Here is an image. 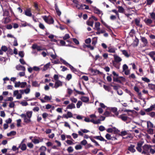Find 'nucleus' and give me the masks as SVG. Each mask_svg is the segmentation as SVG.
Instances as JSON below:
<instances>
[{
	"label": "nucleus",
	"instance_id": "obj_1",
	"mask_svg": "<svg viewBox=\"0 0 155 155\" xmlns=\"http://www.w3.org/2000/svg\"><path fill=\"white\" fill-rule=\"evenodd\" d=\"M32 111H28L26 112V114H22L20 116L23 118L25 123H29L31 121V118L32 117Z\"/></svg>",
	"mask_w": 155,
	"mask_h": 155
},
{
	"label": "nucleus",
	"instance_id": "obj_2",
	"mask_svg": "<svg viewBox=\"0 0 155 155\" xmlns=\"http://www.w3.org/2000/svg\"><path fill=\"white\" fill-rule=\"evenodd\" d=\"M91 119L88 117H85L84 121L86 122H91L94 124H98L100 122L99 120L97 121H95V119L97 118V116L95 114H90L89 116Z\"/></svg>",
	"mask_w": 155,
	"mask_h": 155
},
{
	"label": "nucleus",
	"instance_id": "obj_3",
	"mask_svg": "<svg viewBox=\"0 0 155 155\" xmlns=\"http://www.w3.org/2000/svg\"><path fill=\"white\" fill-rule=\"evenodd\" d=\"M147 132L150 134H153V130L152 128L155 127L153 123L149 121H147Z\"/></svg>",
	"mask_w": 155,
	"mask_h": 155
},
{
	"label": "nucleus",
	"instance_id": "obj_4",
	"mask_svg": "<svg viewBox=\"0 0 155 155\" xmlns=\"http://www.w3.org/2000/svg\"><path fill=\"white\" fill-rule=\"evenodd\" d=\"M27 85V83L25 82H20L19 81L15 83L14 86L15 87L24 88Z\"/></svg>",
	"mask_w": 155,
	"mask_h": 155
},
{
	"label": "nucleus",
	"instance_id": "obj_5",
	"mask_svg": "<svg viewBox=\"0 0 155 155\" xmlns=\"http://www.w3.org/2000/svg\"><path fill=\"white\" fill-rule=\"evenodd\" d=\"M42 18L45 22L48 24H52L54 22V20L52 18H49L46 16H42Z\"/></svg>",
	"mask_w": 155,
	"mask_h": 155
},
{
	"label": "nucleus",
	"instance_id": "obj_6",
	"mask_svg": "<svg viewBox=\"0 0 155 155\" xmlns=\"http://www.w3.org/2000/svg\"><path fill=\"white\" fill-rule=\"evenodd\" d=\"M2 6L3 11V16H8L9 14L8 9L9 7L8 6V5L6 6L4 5H2Z\"/></svg>",
	"mask_w": 155,
	"mask_h": 155
},
{
	"label": "nucleus",
	"instance_id": "obj_7",
	"mask_svg": "<svg viewBox=\"0 0 155 155\" xmlns=\"http://www.w3.org/2000/svg\"><path fill=\"white\" fill-rule=\"evenodd\" d=\"M93 9L94 11V12L97 14L98 15H101V16L103 14V13L102 12L101 10H100L99 9L96 8V7H93Z\"/></svg>",
	"mask_w": 155,
	"mask_h": 155
},
{
	"label": "nucleus",
	"instance_id": "obj_8",
	"mask_svg": "<svg viewBox=\"0 0 155 155\" xmlns=\"http://www.w3.org/2000/svg\"><path fill=\"white\" fill-rule=\"evenodd\" d=\"M107 51L109 53H114L116 52V51L117 49L115 48L114 46H110L108 47Z\"/></svg>",
	"mask_w": 155,
	"mask_h": 155
},
{
	"label": "nucleus",
	"instance_id": "obj_9",
	"mask_svg": "<svg viewBox=\"0 0 155 155\" xmlns=\"http://www.w3.org/2000/svg\"><path fill=\"white\" fill-rule=\"evenodd\" d=\"M108 110H110L111 112L114 113L116 116H118L119 113L117 111V108L115 107H109L107 108Z\"/></svg>",
	"mask_w": 155,
	"mask_h": 155
},
{
	"label": "nucleus",
	"instance_id": "obj_10",
	"mask_svg": "<svg viewBox=\"0 0 155 155\" xmlns=\"http://www.w3.org/2000/svg\"><path fill=\"white\" fill-rule=\"evenodd\" d=\"M63 85V82L60 81H55L54 84V88L56 89Z\"/></svg>",
	"mask_w": 155,
	"mask_h": 155
},
{
	"label": "nucleus",
	"instance_id": "obj_11",
	"mask_svg": "<svg viewBox=\"0 0 155 155\" xmlns=\"http://www.w3.org/2000/svg\"><path fill=\"white\" fill-rule=\"evenodd\" d=\"M25 14L27 16L31 17L32 15L31 9L30 8L27 9L25 11Z\"/></svg>",
	"mask_w": 155,
	"mask_h": 155
},
{
	"label": "nucleus",
	"instance_id": "obj_12",
	"mask_svg": "<svg viewBox=\"0 0 155 155\" xmlns=\"http://www.w3.org/2000/svg\"><path fill=\"white\" fill-rule=\"evenodd\" d=\"M135 146L134 145L130 144L128 147V149L131 152L134 153L136 151V150L135 148Z\"/></svg>",
	"mask_w": 155,
	"mask_h": 155
},
{
	"label": "nucleus",
	"instance_id": "obj_13",
	"mask_svg": "<svg viewBox=\"0 0 155 155\" xmlns=\"http://www.w3.org/2000/svg\"><path fill=\"white\" fill-rule=\"evenodd\" d=\"M43 139H41L39 138L38 139L35 138L31 140L32 142L35 144L39 143L40 142L43 141Z\"/></svg>",
	"mask_w": 155,
	"mask_h": 155
},
{
	"label": "nucleus",
	"instance_id": "obj_14",
	"mask_svg": "<svg viewBox=\"0 0 155 155\" xmlns=\"http://www.w3.org/2000/svg\"><path fill=\"white\" fill-rule=\"evenodd\" d=\"M73 117V115L71 112L70 111H68L66 114H64L63 117L66 119H68L69 118H71Z\"/></svg>",
	"mask_w": 155,
	"mask_h": 155
},
{
	"label": "nucleus",
	"instance_id": "obj_15",
	"mask_svg": "<svg viewBox=\"0 0 155 155\" xmlns=\"http://www.w3.org/2000/svg\"><path fill=\"white\" fill-rule=\"evenodd\" d=\"M152 147V146L150 145H145L143 146V149L144 150L146 151L148 153L150 150V148Z\"/></svg>",
	"mask_w": 155,
	"mask_h": 155
},
{
	"label": "nucleus",
	"instance_id": "obj_16",
	"mask_svg": "<svg viewBox=\"0 0 155 155\" xmlns=\"http://www.w3.org/2000/svg\"><path fill=\"white\" fill-rule=\"evenodd\" d=\"M113 56L114 60L116 62H119L122 61V59L117 54H114Z\"/></svg>",
	"mask_w": 155,
	"mask_h": 155
},
{
	"label": "nucleus",
	"instance_id": "obj_17",
	"mask_svg": "<svg viewBox=\"0 0 155 155\" xmlns=\"http://www.w3.org/2000/svg\"><path fill=\"white\" fill-rule=\"evenodd\" d=\"M101 24L100 22H97L95 23L94 27V29L98 31L100 30V26Z\"/></svg>",
	"mask_w": 155,
	"mask_h": 155
},
{
	"label": "nucleus",
	"instance_id": "obj_18",
	"mask_svg": "<svg viewBox=\"0 0 155 155\" xmlns=\"http://www.w3.org/2000/svg\"><path fill=\"white\" fill-rule=\"evenodd\" d=\"M107 132L109 133H112L113 131L116 132L119 131L115 127H114L112 128H109L107 129Z\"/></svg>",
	"mask_w": 155,
	"mask_h": 155
},
{
	"label": "nucleus",
	"instance_id": "obj_19",
	"mask_svg": "<svg viewBox=\"0 0 155 155\" xmlns=\"http://www.w3.org/2000/svg\"><path fill=\"white\" fill-rule=\"evenodd\" d=\"M18 148H20L21 150L23 151L25 150H26L27 147L25 143H20L19 146Z\"/></svg>",
	"mask_w": 155,
	"mask_h": 155
},
{
	"label": "nucleus",
	"instance_id": "obj_20",
	"mask_svg": "<svg viewBox=\"0 0 155 155\" xmlns=\"http://www.w3.org/2000/svg\"><path fill=\"white\" fill-rule=\"evenodd\" d=\"M16 69L18 71H25V68L20 65H18L16 66Z\"/></svg>",
	"mask_w": 155,
	"mask_h": 155
},
{
	"label": "nucleus",
	"instance_id": "obj_21",
	"mask_svg": "<svg viewBox=\"0 0 155 155\" xmlns=\"http://www.w3.org/2000/svg\"><path fill=\"white\" fill-rule=\"evenodd\" d=\"M80 99L84 102H87L89 101V98L87 97L82 96L80 97Z\"/></svg>",
	"mask_w": 155,
	"mask_h": 155
},
{
	"label": "nucleus",
	"instance_id": "obj_22",
	"mask_svg": "<svg viewBox=\"0 0 155 155\" xmlns=\"http://www.w3.org/2000/svg\"><path fill=\"white\" fill-rule=\"evenodd\" d=\"M141 39L142 42L143 43L144 46H146L148 44L147 39L144 37H141Z\"/></svg>",
	"mask_w": 155,
	"mask_h": 155
},
{
	"label": "nucleus",
	"instance_id": "obj_23",
	"mask_svg": "<svg viewBox=\"0 0 155 155\" xmlns=\"http://www.w3.org/2000/svg\"><path fill=\"white\" fill-rule=\"evenodd\" d=\"M75 108V106L73 103H71L68 105L66 107V109H72Z\"/></svg>",
	"mask_w": 155,
	"mask_h": 155
},
{
	"label": "nucleus",
	"instance_id": "obj_24",
	"mask_svg": "<svg viewBox=\"0 0 155 155\" xmlns=\"http://www.w3.org/2000/svg\"><path fill=\"white\" fill-rule=\"evenodd\" d=\"M149 55L150 57L153 59V60L155 61V51H152L150 52L149 53Z\"/></svg>",
	"mask_w": 155,
	"mask_h": 155
},
{
	"label": "nucleus",
	"instance_id": "obj_25",
	"mask_svg": "<svg viewBox=\"0 0 155 155\" xmlns=\"http://www.w3.org/2000/svg\"><path fill=\"white\" fill-rule=\"evenodd\" d=\"M94 138L101 141H106V140L103 137L101 136H95L94 137Z\"/></svg>",
	"mask_w": 155,
	"mask_h": 155
},
{
	"label": "nucleus",
	"instance_id": "obj_26",
	"mask_svg": "<svg viewBox=\"0 0 155 155\" xmlns=\"http://www.w3.org/2000/svg\"><path fill=\"white\" fill-rule=\"evenodd\" d=\"M94 21L92 20L91 18H90L87 21V24L91 27L93 26Z\"/></svg>",
	"mask_w": 155,
	"mask_h": 155
},
{
	"label": "nucleus",
	"instance_id": "obj_27",
	"mask_svg": "<svg viewBox=\"0 0 155 155\" xmlns=\"http://www.w3.org/2000/svg\"><path fill=\"white\" fill-rule=\"evenodd\" d=\"M118 117L121 119L122 120L124 121H126L128 118L127 117L124 116V114L121 115L119 116Z\"/></svg>",
	"mask_w": 155,
	"mask_h": 155
},
{
	"label": "nucleus",
	"instance_id": "obj_28",
	"mask_svg": "<svg viewBox=\"0 0 155 155\" xmlns=\"http://www.w3.org/2000/svg\"><path fill=\"white\" fill-rule=\"evenodd\" d=\"M121 51L123 54H124L126 57L128 58L130 56V54L128 53L127 51L125 50H123Z\"/></svg>",
	"mask_w": 155,
	"mask_h": 155
},
{
	"label": "nucleus",
	"instance_id": "obj_29",
	"mask_svg": "<svg viewBox=\"0 0 155 155\" xmlns=\"http://www.w3.org/2000/svg\"><path fill=\"white\" fill-rule=\"evenodd\" d=\"M118 9V12L120 13H124V8L121 6H118L117 7Z\"/></svg>",
	"mask_w": 155,
	"mask_h": 155
},
{
	"label": "nucleus",
	"instance_id": "obj_30",
	"mask_svg": "<svg viewBox=\"0 0 155 155\" xmlns=\"http://www.w3.org/2000/svg\"><path fill=\"white\" fill-rule=\"evenodd\" d=\"M55 8L57 15L59 16H60L61 14V12L59 9L57 5H55Z\"/></svg>",
	"mask_w": 155,
	"mask_h": 155
},
{
	"label": "nucleus",
	"instance_id": "obj_31",
	"mask_svg": "<svg viewBox=\"0 0 155 155\" xmlns=\"http://www.w3.org/2000/svg\"><path fill=\"white\" fill-rule=\"evenodd\" d=\"M51 60L52 62L54 64H61L59 59L57 58L53 60L51 59Z\"/></svg>",
	"mask_w": 155,
	"mask_h": 155
},
{
	"label": "nucleus",
	"instance_id": "obj_32",
	"mask_svg": "<svg viewBox=\"0 0 155 155\" xmlns=\"http://www.w3.org/2000/svg\"><path fill=\"white\" fill-rule=\"evenodd\" d=\"M16 132L15 131H11L10 133L7 134V136L8 137L15 136L16 135Z\"/></svg>",
	"mask_w": 155,
	"mask_h": 155
},
{
	"label": "nucleus",
	"instance_id": "obj_33",
	"mask_svg": "<svg viewBox=\"0 0 155 155\" xmlns=\"http://www.w3.org/2000/svg\"><path fill=\"white\" fill-rule=\"evenodd\" d=\"M148 86L149 89L153 90H155V84H148Z\"/></svg>",
	"mask_w": 155,
	"mask_h": 155
},
{
	"label": "nucleus",
	"instance_id": "obj_34",
	"mask_svg": "<svg viewBox=\"0 0 155 155\" xmlns=\"http://www.w3.org/2000/svg\"><path fill=\"white\" fill-rule=\"evenodd\" d=\"M60 60L62 63L65 65L66 66H68V65H69V64L65 60L63 59L62 58H60Z\"/></svg>",
	"mask_w": 155,
	"mask_h": 155
},
{
	"label": "nucleus",
	"instance_id": "obj_35",
	"mask_svg": "<svg viewBox=\"0 0 155 155\" xmlns=\"http://www.w3.org/2000/svg\"><path fill=\"white\" fill-rule=\"evenodd\" d=\"M50 65V63H48L45 65L43 68V71H45L47 70L49 68Z\"/></svg>",
	"mask_w": 155,
	"mask_h": 155
},
{
	"label": "nucleus",
	"instance_id": "obj_36",
	"mask_svg": "<svg viewBox=\"0 0 155 155\" xmlns=\"http://www.w3.org/2000/svg\"><path fill=\"white\" fill-rule=\"evenodd\" d=\"M105 119V117L104 116H101L100 117V118L98 119H97V120H95V121H98V120H99V121L100 122L99 123H98V124H101V121H104Z\"/></svg>",
	"mask_w": 155,
	"mask_h": 155
},
{
	"label": "nucleus",
	"instance_id": "obj_37",
	"mask_svg": "<svg viewBox=\"0 0 155 155\" xmlns=\"http://www.w3.org/2000/svg\"><path fill=\"white\" fill-rule=\"evenodd\" d=\"M144 21L147 25H149L152 23V20L150 19H146L144 20Z\"/></svg>",
	"mask_w": 155,
	"mask_h": 155
},
{
	"label": "nucleus",
	"instance_id": "obj_38",
	"mask_svg": "<svg viewBox=\"0 0 155 155\" xmlns=\"http://www.w3.org/2000/svg\"><path fill=\"white\" fill-rule=\"evenodd\" d=\"M40 84H39L37 81H33L32 82V86L33 87H38L39 86Z\"/></svg>",
	"mask_w": 155,
	"mask_h": 155
},
{
	"label": "nucleus",
	"instance_id": "obj_39",
	"mask_svg": "<svg viewBox=\"0 0 155 155\" xmlns=\"http://www.w3.org/2000/svg\"><path fill=\"white\" fill-rule=\"evenodd\" d=\"M68 66L69 67V68L71 69V70L73 72H77V70L75 68H74L70 64H69L68 65Z\"/></svg>",
	"mask_w": 155,
	"mask_h": 155
},
{
	"label": "nucleus",
	"instance_id": "obj_40",
	"mask_svg": "<svg viewBox=\"0 0 155 155\" xmlns=\"http://www.w3.org/2000/svg\"><path fill=\"white\" fill-rule=\"evenodd\" d=\"M103 87L105 90L108 92L111 91V88L110 87L104 85H103Z\"/></svg>",
	"mask_w": 155,
	"mask_h": 155
},
{
	"label": "nucleus",
	"instance_id": "obj_41",
	"mask_svg": "<svg viewBox=\"0 0 155 155\" xmlns=\"http://www.w3.org/2000/svg\"><path fill=\"white\" fill-rule=\"evenodd\" d=\"M135 23L137 26H140L141 27H142V25H140V21L138 19H136L135 20Z\"/></svg>",
	"mask_w": 155,
	"mask_h": 155
},
{
	"label": "nucleus",
	"instance_id": "obj_42",
	"mask_svg": "<svg viewBox=\"0 0 155 155\" xmlns=\"http://www.w3.org/2000/svg\"><path fill=\"white\" fill-rule=\"evenodd\" d=\"M47 150L46 147L44 146H42L40 148V152H45Z\"/></svg>",
	"mask_w": 155,
	"mask_h": 155
},
{
	"label": "nucleus",
	"instance_id": "obj_43",
	"mask_svg": "<svg viewBox=\"0 0 155 155\" xmlns=\"http://www.w3.org/2000/svg\"><path fill=\"white\" fill-rule=\"evenodd\" d=\"M153 109L154 108L152 105H151L149 108L146 109L145 110L146 112H149L153 110Z\"/></svg>",
	"mask_w": 155,
	"mask_h": 155
},
{
	"label": "nucleus",
	"instance_id": "obj_44",
	"mask_svg": "<svg viewBox=\"0 0 155 155\" xmlns=\"http://www.w3.org/2000/svg\"><path fill=\"white\" fill-rule=\"evenodd\" d=\"M73 3L75 4V6L77 8H78L80 5L78 2L77 0H73Z\"/></svg>",
	"mask_w": 155,
	"mask_h": 155
},
{
	"label": "nucleus",
	"instance_id": "obj_45",
	"mask_svg": "<svg viewBox=\"0 0 155 155\" xmlns=\"http://www.w3.org/2000/svg\"><path fill=\"white\" fill-rule=\"evenodd\" d=\"M67 150L68 153H70L73 151L74 149L72 147L70 146L67 148Z\"/></svg>",
	"mask_w": 155,
	"mask_h": 155
},
{
	"label": "nucleus",
	"instance_id": "obj_46",
	"mask_svg": "<svg viewBox=\"0 0 155 155\" xmlns=\"http://www.w3.org/2000/svg\"><path fill=\"white\" fill-rule=\"evenodd\" d=\"M82 103L81 101H78L76 104L77 107L78 108H79L82 105Z\"/></svg>",
	"mask_w": 155,
	"mask_h": 155
},
{
	"label": "nucleus",
	"instance_id": "obj_47",
	"mask_svg": "<svg viewBox=\"0 0 155 155\" xmlns=\"http://www.w3.org/2000/svg\"><path fill=\"white\" fill-rule=\"evenodd\" d=\"M105 137L108 140H113V139H112V137L111 136V135L108 134H107L106 135Z\"/></svg>",
	"mask_w": 155,
	"mask_h": 155
},
{
	"label": "nucleus",
	"instance_id": "obj_48",
	"mask_svg": "<svg viewBox=\"0 0 155 155\" xmlns=\"http://www.w3.org/2000/svg\"><path fill=\"white\" fill-rule=\"evenodd\" d=\"M104 115L106 117L111 116V115L110 113L107 111H105V112L104 113Z\"/></svg>",
	"mask_w": 155,
	"mask_h": 155
},
{
	"label": "nucleus",
	"instance_id": "obj_49",
	"mask_svg": "<svg viewBox=\"0 0 155 155\" xmlns=\"http://www.w3.org/2000/svg\"><path fill=\"white\" fill-rule=\"evenodd\" d=\"M72 76L71 74H68L67 75V76H66V80L69 81L72 78Z\"/></svg>",
	"mask_w": 155,
	"mask_h": 155
},
{
	"label": "nucleus",
	"instance_id": "obj_50",
	"mask_svg": "<svg viewBox=\"0 0 155 155\" xmlns=\"http://www.w3.org/2000/svg\"><path fill=\"white\" fill-rule=\"evenodd\" d=\"M50 56L51 57V58H52V59H56L57 57H58L57 55L55 53L54 54H50Z\"/></svg>",
	"mask_w": 155,
	"mask_h": 155
},
{
	"label": "nucleus",
	"instance_id": "obj_51",
	"mask_svg": "<svg viewBox=\"0 0 155 155\" xmlns=\"http://www.w3.org/2000/svg\"><path fill=\"white\" fill-rule=\"evenodd\" d=\"M91 140V141L94 143H95V145L96 146H99L100 145L98 143L94 140L91 138H90Z\"/></svg>",
	"mask_w": 155,
	"mask_h": 155
},
{
	"label": "nucleus",
	"instance_id": "obj_52",
	"mask_svg": "<svg viewBox=\"0 0 155 155\" xmlns=\"http://www.w3.org/2000/svg\"><path fill=\"white\" fill-rule=\"evenodd\" d=\"M17 122V126L18 127H19L21 126V120L20 119H19L16 120Z\"/></svg>",
	"mask_w": 155,
	"mask_h": 155
},
{
	"label": "nucleus",
	"instance_id": "obj_53",
	"mask_svg": "<svg viewBox=\"0 0 155 155\" xmlns=\"http://www.w3.org/2000/svg\"><path fill=\"white\" fill-rule=\"evenodd\" d=\"M127 131H126L124 130V131H122L121 132L120 135L122 136H124L126 135L127 134Z\"/></svg>",
	"mask_w": 155,
	"mask_h": 155
},
{
	"label": "nucleus",
	"instance_id": "obj_54",
	"mask_svg": "<svg viewBox=\"0 0 155 155\" xmlns=\"http://www.w3.org/2000/svg\"><path fill=\"white\" fill-rule=\"evenodd\" d=\"M151 18L153 19H155V13L153 12L150 13Z\"/></svg>",
	"mask_w": 155,
	"mask_h": 155
},
{
	"label": "nucleus",
	"instance_id": "obj_55",
	"mask_svg": "<svg viewBox=\"0 0 155 155\" xmlns=\"http://www.w3.org/2000/svg\"><path fill=\"white\" fill-rule=\"evenodd\" d=\"M143 142L142 141H139V142L137 143V147H141L143 144Z\"/></svg>",
	"mask_w": 155,
	"mask_h": 155
},
{
	"label": "nucleus",
	"instance_id": "obj_56",
	"mask_svg": "<svg viewBox=\"0 0 155 155\" xmlns=\"http://www.w3.org/2000/svg\"><path fill=\"white\" fill-rule=\"evenodd\" d=\"M142 80L147 83L149 82L150 81V79L147 78H142Z\"/></svg>",
	"mask_w": 155,
	"mask_h": 155
},
{
	"label": "nucleus",
	"instance_id": "obj_57",
	"mask_svg": "<svg viewBox=\"0 0 155 155\" xmlns=\"http://www.w3.org/2000/svg\"><path fill=\"white\" fill-rule=\"evenodd\" d=\"M70 100L72 102L74 103H76L77 101V99L74 97H71L70 98Z\"/></svg>",
	"mask_w": 155,
	"mask_h": 155
},
{
	"label": "nucleus",
	"instance_id": "obj_58",
	"mask_svg": "<svg viewBox=\"0 0 155 155\" xmlns=\"http://www.w3.org/2000/svg\"><path fill=\"white\" fill-rule=\"evenodd\" d=\"M82 148V147L81 146L80 144L76 145L75 147V148L76 150L81 149Z\"/></svg>",
	"mask_w": 155,
	"mask_h": 155
},
{
	"label": "nucleus",
	"instance_id": "obj_59",
	"mask_svg": "<svg viewBox=\"0 0 155 155\" xmlns=\"http://www.w3.org/2000/svg\"><path fill=\"white\" fill-rule=\"evenodd\" d=\"M21 25H22V26H23V27H25L27 26H28L30 27L32 26V25H31L30 24H28L26 22H25L24 23H22L21 24Z\"/></svg>",
	"mask_w": 155,
	"mask_h": 155
},
{
	"label": "nucleus",
	"instance_id": "obj_60",
	"mask_svg": "<svg viewBox=\"0 0 155 155\" xmlns=\"http://www.w3.org/2000/svg\"><path fill=\"white\" fill-rule=\"evenodd\" d=\"M123 71L124 72V74L126 75H128L130 73V71L128 69L125 70H124Z\"/></svg>",
	"mask_w": 155,
	"mask_h": 155
},
{
	"label": "nucleus",
	"instance_id": "obj_61",
	"mask_svg": "<svg viewBox=\"0 0 155 155\" xmlns=\"http://www.w3.org/2000/svg\"><path fill=\"white\" fill-rule=\"evenodd\" d=\"M45 100L50 101L51 99V97L47 95H45L44 98Z\"/></svg>",
	"mask_w": 155,
	"mask_h": 155
},
{
	"label": "nucleus",
	"instance_id": "obj_62",
	"mask_svg": "<svg viewBox=\"0 0 155 155\" xmlns=\"http://www.w3.org/2000/svg\"><path fill=\"white\" fill-rule=\"evenodd\" d=\"M24 93L26 94H28L30 91V89L29 88H26L24 90Z\"/></svg>",
	"mask_w": 155,
	"mask_h": 155
},
{
	"label": "nucleus",
	"instance_id": "obj_63",
	"mask_svg": "<svg viewBox=\"0 0 155 155\" xmlns=\"http://www.w3.org/2000/svg\"><path fill=\"white\" fill-rule=\"evenodd\" d=\"M70 38L69 35L68 34H66L63 37V39L64 40H66Z\"/></svg>",
	"mask_w": 155,
	"mask_h": 155
},
{
	"label": "nucleus",
	"instance_id": "obj_64",
	"mask_svg": "<svg viewBox=\"0 0 155 155\" xmlns=\"http://www.w3.org/2000/svg\"><path fill=\"white\" fill-rule=\"evenodd\" d=\"M148 115L152 117H153L155 116V112H151Z\"/></svg>",
	"mask_w": 155,
	"mask_h": 155
}]
</instances>
